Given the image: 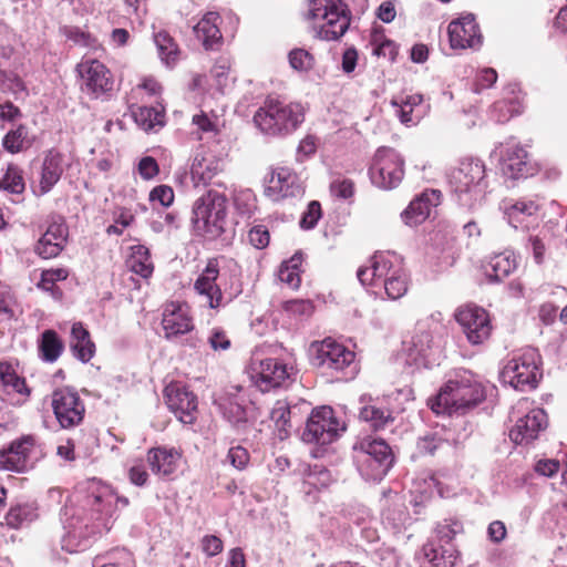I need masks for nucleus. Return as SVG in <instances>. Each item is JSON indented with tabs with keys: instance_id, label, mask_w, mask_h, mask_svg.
<instances>
[{
	"instance_id": "nucleus-1",
	"label": "nucleus",
	"mask_w": 567,
	"mask_h": 567,
	"mask_svg": "<svg viewBox=\"0 0 567 567\" xmlns=\"http://www.w3.org/2000/svg\"><path fill=\"white\" fill-rule=\"evenodd\" d=\"M118 504L125 507L128 501L95 480L80 485L61 513L65 532L62 548L69 553L83 550L93 537L109 532Z\"/></svg>"
},
{
	"instance_id": "nucleus-2",
	"label": "nucleus",
	"mask_w": 567,
	"mask_h": 567,
	"mask_svg": "<svg viewBox=\"0 0 567 567\" xmlns=\"http://www.w3.org/2000/svg\"><path fill=\"white\" fill-rule=\"evenodd\" d=\"M485 398L481 381L468 370L452 372L437 395L430 400V408L436 414L465 413Z\"/></svg>"
},
{
	"instance_id": "nucleus-3",
	"label": "nucleus",
	"mask_w": 567,
	"mask_h": 567,
	"mask_svg": "<svg viewBox=\"0 0 567 567\" xmlns=\"http://www.w3.org/2000/svg\"><path fill=\"white\" fill-rule=\"evenodd\" d=\"M237 265L225 258L209 259L194 282V290L210 309L223 305L225 295L229 299L240 292Z\"/></svg>"
},
{
	"instance_id": "nucleus-4",
	"label": "nucleus",
	"mask_w": 567,
	"mask_h": 567,
	"mask_svg": "<svg viewBox=\"0 0 567 567\" xmlns=\"http://www.w3.org/2000/svg\"><path fill=\"white\" fill-rule=\"evenodd\" d=\"M303 121L305 109L300 103H285L276 99H267L254 115L258 130L272 137L293 133Z\"/></svg>"
},
{
	"instance_id": "nucleus-5",
	"label": "nucleus",
	"mask_w": 567,
	"mask_h": 567,
	"mask_svg": "<svg viewBox=\"0 0 567 567\" xmlns=\"http://www.w3.org/2000/svg\"><path fill=\"white\" fill-rule=\"evenodd\" d=\"M450 184L462 206L472 208L481 204L488 188L484 162L474 157L463 158L452 171Z\"/></svg>"
},
{
	"instance_id": "nucleus-6",
	"label": "nucleus",
	"mask_w": 567,
	"mask_h": 567,
	"mask_svg": "<svg viewBox=\"0 0 567 567\" xmlns=\"http://www.w3.org/2000/svg\"><path fill=\"white\" fill-rule=\"evenodd\" d=\"M501 378L519 391L535 389L542 378L538 351L528 347L513 352L501 371Z\"/></svg>"
},
{
	"instance_id": "nucleus-7",
	"label": "nucleus",
	"mask_w": 567,
	"mask_h": 567,
	"mask_svg": "<svg viewBox=\"0 0 567 567\" xmlns=\"http://www.w3.org/2000/svg\"><path fill=\"white\" fill-rule=\"evenodd\" d=\"M226 203L225 195L216 190H208L197 198L193 205L194 229L208 238L219 237L224 233Z\"/></svg>"
},
{
	"instance_id": "nucleus-8",
	"label": "nucleus",
	"mask_w": 567,
	"mask_h": 567,
	"mask_svg": "<svg viewBox=\"0 0 567 567\" xmlns=\"http://www.w3.org/2000/svg\"><path fill=\"white\" fill-rule=\"evenodd\" d=\"M312 364L324 370L340 373L337 379H353L359 369L355 353L331 338L311 344Z\"/></svg>"
},
{
	"instance_id": "nucleus-9",
	"label": "nucleus",
	"mask_w": 567,
	"mask_h": 567,
	"mask_svg": "<svg viewBox=\"0 0 567 567\" xmlns=\"http://www.w3.org/2000/svg\"><path fill=\"white\" fill-rule=\"evenodd\" d=\"M309 18L321 22L317 37L331 41L341 38L350 25L347 6L340 0H309Z\"/></svg>"
},
{
	"instance_id": "nucleus-10",
	"label": "nucleus",
	"mask_w": 567,
	"mask_h": 567,
	"mask_svg": "<svg viewBox=\"0 0 567 567\" xmlns=\"http://www.w3.org/2000/svg\"><path fill=\"white\" fill-rule=\"evenodd\" d=\"M354 460L362 477L382 480L393 464L390 446L383 440L365 437L354 445Z\"/></svg>"
},
{
	"instance_id": "nucleus-11",
	"label": "nucleus",
	"mask_w": 567,
	"mask_h": 567,
	"mask_svg": "<svg viewBox=\"0 0 567 567\" xmlns=\"http://www.w3.org/2000/svg\"><path fill=\"white\" fill-rule=\"evenodd\" d=\"M515 425L509 431L511 440L516 444H528L538 437L547 426V415L543 409L532 408V402L520 399L511 411Z\"/></svg>"
},
{
	"instance_id": "nucleus-12",
	"label": "nucleus",
	"mask_w": 567,
	"mask_h": 567,
	"mask_svg": "<svg viewBox=\"0 0 567 567\" xmlns=\"http://www.w3.org/2000/svg\"><path fill=\"white\" fill-rule=\"evenodd\" d=\"M405 269L401 258L394 252H375L357 271L361 285L382 289L393 277H399Z\"/></svg>"
},
{
	"instance_id": "nucleus-13",
	"label": "nucleus",
	"mask_w": 567,
	"mask_h": 567,
	"mask_svg": "<svg viewBox=\"0 0 567 567\" xmlns=\"http://www.w3.org/2000/svg\"><path fill=\"white\" fill-rule=\"evenodd\" d=\"M371 183L381 189H393L403 179L404 161L401 155L390 147L377 150L369 168Z\"/></svg>"
},
{
	"instance_id": "nucleus-14",
	"label": "nucleus",
	"mask_w": 567,
	"mask_h": 567,
	"mask_svg": "<svg viewBox=\"0 0 567 567\" xmlns=\"http://www.w3.org/2000/svg\"><path fill=\"white\" fill-rule=\"evenodd\" d=\"M344 430V424L338 420L333 410L321 406L312 411L301 439L307 444L324 446L334 442Z\"/></svg>"
},
{
	"instance_id": "nucleus-15",
	"label": "nucleus",
	"mask_w": 567,
	"mask_h": 567,
	"mask_svg": "<svg viewBox=\"0 0 567 567\" xmlns=\"http://www.w3.org/2000/svg\"><path fill=\"white\" fill-rule=\"evenodd\" d=\"M406 364L420 369L435 364L442 353V344L434 332L427 330L425 324L419 323L411 341L406 343Z\"/></svg>"
},
{
	"instance_id": "nucleus-16",
	"label": "nucleus",
	"mask_w": 567,
	"mask_h": 567,
	"mask_svg": "<svg viewBox=\"0 0 567 567\" xmlns=\"http://www.w3.org/2000/svg\"><path fill=\"white\" fill-rule=\"evenodd\" d=\"M293 374V367L276 358L252 361L250 367V379L264 393L288 385Z\"/></svg>"
},
{
	"instance_id": "nucleus-17",
	"label": "nucleus",
	"mask_w": 567,
	"mask_h": 567,
	"mask_svg": "<svg viewBox=\"0 0 567 567\" xmlns=\"http://www.w3.org/2000/svg\"><path fill=\"white\" fill-rule=\"evenodd\" d=\"M454 317L471 344H482L489 338L492 324L485 309L475 305H466L460 307Z\"/></svg>"
},
{
	"instance_id": "nucleus-18",
	"label": "nucleus",
	"mask_w": 567,
	"mask_h": 567,
	"mask_svg": "<svg viewBox=\"0 0 567 567\" xmlns=\"http://www.w3.org/2000/svg\"><path fill=\"white\" fill-rule=\"evenodd\" d=\"M81 90L94 97L112 91L113 78L110 70L99 60L83 58L76 65Z\"/></svg>"
},
{
	"instance_id": "nucleus-19",
	"label": "nucleus",
	"mask_w": 567,
	"mask_h": 567,
	"mask_svg": "<svg viewBox=\"0 0 567 567\" xmlns=\"http://www.w3.org/2000/svg\"><path fill=\"white\" fill-rule=\"evenodd\" d=\"M51 406L56 421L63 429L79 425L84 417V403L73 389L61 388L53 391Z\"/></svg>"
},
{
	"instance_id": "nucleus-20",
	"label": "nucleus",
	"mask_w": 567,
	"mask_h": 567,
	"mask_svg": "<svg viewBox=\"0 0 567 567\" xmlns=\"http://www.w3.org/2000/svg\"><path fill=\"white\" fill-rule=\"evenodd\" d=\"M493 153L499 155L501 171L505 177L518 179L534 175L535 168L528 154L519 144L513 141L499 143Z\"/></svg>"
},
{
	"instance_id": "nucleus-21",
	"label": "nucleus",
	"mask_w": 567,
	"mask_h": 567,
	"mask_svg": "<svg viewBox=\"0 0 567 567\" xmlns=\"http://www.w3.org/2000/svg\"><path fill=\"white\" fill-rule=\"evenodd\" d=\"M449 38L453 49H478L482 34L475 17L466 13L449 24Z\"/></svg>"
},
{
	"instance_id": "nucleus-22",
	"label": "nucleus",
	"mask_w": 567,
	"mask_h": 567,
	"mask_svg": "<svg viewBox=\"0 0 567 567\" xmlns=\"http://www.w3.org/2000/svg\"><path fill=\"white\" fill-rule=\"evenodd\" d=\"M31 389L27 385L12 364L0 362V399L13 405L23 404L30 396Z\"/></svg>"
},
{
	"instance_id": "nucleus-23",
	"label": "nucleus",
	"mask_w": 567,
	"mask_h": 567,
	"mask_svg": "<svg viewBox=\"0 0 567 567\" xmlns=\"http://www.w3.org/2000/svg\"><path fill=\"white\" fill-rule=\"evenodd\" d=\"M166 404L184 424H192L196 416L197 398L185 386L171 384L165 389Z\"/></svg>"
},
{
	"instance_id": "nucleus-24",
	"label": "nucleus",
	"mask_w": 567,
	"mask_h": 567,
	"mask_svg": "<svg viewBox=\"0 0 567 567\" xmlns=\"http://www.w3.org/2000/svg\"><path fill=\"white\" fill-rule=\"evenodd\" d=\"M303 194L299 177L287 167L274 169L267 179L266 195L272 200L297 197Z\"/></svg>"
},
{
	"instance_id": "nucleus-25",
	"label": "nucleus",
	"mask_w": 567,
	"mask_h": 567,
	"mask_svg": "<svg viewBox=\"0 0 567 567\" xmlns=\"http://www.w3.org/2000/svg\"><path fill=\"white\" fill-rule=\"evenodd\" d=\"M162 327L167 340H174L194 329V323L185 306L171 302L163 311Z\"/></svg>"
},
{
	"instance_id": "nucleus-26",
	"label": "nucleus",
	"mask_w": 567,
	"mask_h": 567,
	"mask_svg": "<svg viewBox=\"0 0 567 567\" xmlns=\"http://www.w3.org/2000/svg\"><path fill=\"white\" fill-rule=\"evenodd\" d=\"M33 447L34 440L31 436L12 442L7 450L0 451V470L12 472L27 471Z\"/></svg>"
},
{
	"instance_id": "nucleus-27",
	"label": "nucleus",
	"mask_w": 567,
	"mask_h": 567,
	"mask_svg": "<svg viewBox=\"0 0 567 567\" xmlns=\"http://www.w3.org/2000/svg\"><path fill=\"white\" fill-rule=\"evenodd\" d=\"M441 200V192L436 189H426L416 196L409 206L402 212L401 218L409 226H416L423 223L432 208L436 207Z\"/></svg>"
},
{
	"instance_id": "nucleus-28",
	"label": "nucleus",
	"mask_w": 567,
	"mask_h": 567,
	"mask_svg": "<svg viewBox=\"0 0 567 567\" xmlns=\"http://www.w3.org/2000/svg\"><path fill=\"white\" fill-rule=\"evenodd\" d=\"M68 227L62 221L52 220L35 245V252L44 259L56 257L66 243Z\"/></svg>"
},
{
	"instance_id": "nucleus-29",
	"label": "nucleus",
	"mask_w": 567,
	"mask_h": 567,
	"mask_svg": "<svg viewBox=\"0 0 567 567\" xmlns=\"http://www.w3.org/2000/svg\"><path fill=\"white\" fill-rule=\"evenodd\" d=\"M245 399L238 393L227 392L216 400L219 412L237 431H244L247 427L248 414L244 406Z\"/></svg>"
},
{
	"instance_id": "nucleus-30",
	"label": "nucleus",
	"mask_w": 567,
	"mask_h": 567,
	"mask_svg": "<svg viewBox=\"0 0 567 567\" xmlns=\"http://www.w3.org/2000/svg\"><path fill=\"white\" fill-rule=\"evenodd\" d=\"M179 460L181 454L174 447L157 446L147 452V463L159 477L171 476L177 470Z\"/></svg>"
},
{
	"instance_id": "nucleus-31",
	"label": "nucleus",
	"mask_w": 567,
	"mask_h": 567,
	"mask_svg": "<svg viewBox=\"0 0 567 567\" xmlns=\"http://www.w3.org/2000/svg\"><path fill=\"white\" fill-rule=\"evenodd\" d=\"M224 169V162L213 154H197L190 166V177L195 186L207 185Z\"/></svg>"
},
{
	"instance_id": "nucleus-32",
	"label": "nucleus",
	"mask_w": 567,
	"mask_h": 567,
	"mask_svg": "<svg viewBox=\"0 0 567 567\" xmlns=\"http://www.w3.org/2000/svg\"><path fill=\"white\" fill-rule=\"evenodd\" d=\"M501 208L508 224L514 228H527L525 223L527 218L533 217L538 212V204L532 199L503 200Z\"/></svg>"
},
{
	"instance_id": "nucleus-33",
	"label": "nucleus",
	"mask_w": 567,
	"mask_h": 567,
	"mask_svg": "<svg viewBox=\"0 0 567 567\" xmlns=\"http://www.w3.org/2000/svg\"><path fill=\"white\" fill-rule=\"evenodd\" d=\"M220 16L217 12H207L196 25L194 33L206 50H214L220 44L223 35L218 28Z\"/></svg>"
},
{
	"instance_id": "nucleus-34",
	"label": "nucleus",
	"mask_w": 567,
	"mask_h": 567,
	"mask_svg": "<svg viewBox=\"0 0 567 567\" xmlns=\"http://www.w3.org/2000/svg\"><path fill=\"white\" fill-rule=\"evenodd\" d=\"M63 171V156L55 151H50L45 155L42 164L39 184L40 195L47 194L52 189V187L60 181Z\"/></svg>"
},
{
	"instance_id": "nucleus-35",
	"label": "nucleus",
	"mask_w": 567,
	"mask_h": 567,
	"mask_svg": "<svg viewBox=\"0 0 567 567\" xmlns=\"http://www.w3.org/2000/svg\"><path fill=\"white\" fill-rule=\"evenodd\" d=\"M517 268V259L513 251L505 250L493 255L485 265L489 280L501 281Z\"/></svg>"
},
{
	"instance_id": "nucleus-36",
	"label": "nucleus",
	"mask_w": 567,
	"mask_h": 567,
	"mask_svg": "<svg viewBox=\"0 0 567 567\" xmlns=\"http://www.w3.org/2000/svg\"><path fill=\"white\" fill-rule=\"evenodd\" d=\"M70 348L74 357L82 362L90 361L94 354L95 346L81 322H75L72 326Z\"/></svg>"
},
{
	"instance_id": "nucleus-37",
	"label": "nucleus",
	"mask_w": 567,
	"mask_h": 567,
	"mask_svg": "<svg viewBox=\"0 0 567 567\" xmlns=\"http://www.w3.org/2000/svg\"><path fill=\"white\" fill-rule=\"evenodd\" d=\"M130 251L126 259L128 270L144 279L150 278L154 271V265L148 248L138 244L131 246Z\"/></svg>"
},
{
	"instance_id": "nucleus-38",
	"label": "nucleus",
	"mask_w": 567,
	"mask_h": 567,
	"mask_svg": "<svg viewBox=\"0 0 567 567\" xmlns=\"http://www.w3.org/2000/svg\"><path fill=\"white\" fill-rule=\"evenodd\" d=\"M63 349L64 343L54 330L48 329L42 332L39 341V352L43 361L50 363L55 362Z\"/></svg>"
},
{
	"instance_id": "nucleus-39",
	"label": "nucleus",
	"mask_w": 567,
	"mask_h": 567,
	"mask_svg": "<svg viewBox=\"0 0 567 567\" xmlns=\"http://www.w3.org/2000/svg\"><path fill=\"white\" fill-rule=\"evenodd\" d=\"M302 262V254L296 252L289 260L282 261L279 270L278 278L281 282L286 284L292 289L300 286V266Z\"/></svg>"
},
{
	"instance_id": "nucleus-40",
	"label": "nucleus",
	"mask_w": 567,
	"mask_h": 567,
	"mask_svg": "<svg viewBox=\"0 0 567 567\" xmlns=\"http://www.w3.org/2000/svg\"><path fill=\"white\" fill-rule=\"evenodd\" d=\"M424 555L433 567H453L457 559V551L453 546L432 545L424 546Z\"/></svg>"
},
{
	"instance_id": "nucleus-41",
	"label": "nucleus",
	"mask_w": 567,
	"mask_h": 567,
	"mask_svg": "<svg viewBox=\"0 0 567 567\" xmlns=\"http://www.w3.org/2000/svg\"><path fill=\"white\" fill-rule=\"evenodd\" d=\"M154 42L162 62L167 66H173L177 62L179 54L173 38L167 32L161 31L154 35Z\"/></svg>"
},
{
	"instance_id": "nucleus-42",
	"label": "nucleus",
	"mask_w": 567,
	"mask_h": 567,
	"mask_svg": "<svg viewBox=\"0 0 567 567\" xmlns=\"http://www.w3.org/2000/svg\"><path fill=\"white\" fill-rule=\"evenodd\" d=\"M37 517V508L32 504H18L10 508L6 515V522L12 528H20L30 524Z\"/></svg>"
},
{
	"instance_id": "nucleus-43",
	"label": "nucleus",
	"mask_w": 567,
	"mask_h": 567,
	"mask_svg": "<svg viewBox=\"0 0 567 567\" xmlns=\"http://www.w3.org/2000/svg\"><path fill=\"white\" fill-rule=\"evenodd\" d=\"M136 124L144 131H150L156 126L164 125L163 114L154 107L140 106L133 112Z\"/></svg>"
},
{
	"instance_id": "nucleus-44",
	"label": "nucleus",
	"mask_w": 567,
	"mask_h": 567,
	"mask_svg": "<svg viewBox=\"0 0 567 567\" xmlns=\"http://www.w3.org/2000/svg\"><path fill=\"white\" fill-rule=\"evenodd\" d=\"M360 419L369 422L374 430L384 429L393 421L390 411L375 408L374 405L363 406L360 410Z\"/></svg>"
},
{
	"instance_id": "nucleus-45",
	"label": "nucleus",
	"mask_w": 567,
	"mask_h": 567,
	"mask_svg": "<svg viewBox=\"0 0 567 567\" xmlns=\"http://www.w3.org/2000/svg\"><path fill=\"white\" fill-rule=\"evenodd\" d=\"M270 419L275 423L279 432V437L282 440L288 435L287 427L290 426V409L284 401H277L270 412Z\"/></svg>"
},
{
	"instance_id": "nucleus-46",
	"label": "nucleus",
	"mask_w": 567,
	"mask_h": 567,
	"mask_svg": "<svg viewBox=\"0 0 567 567\" xmlns=\"http://www.w3.org/2000/svg\"><path fill=\"white\" fill-rule=\"evenodd\" d=\"M332 475L330 471L321 465H313L307 473L303 485L310 488L320 489L326 488L332 483Z\"/></svg>"
},
{
	"instance_id": "nucleus-47",
	"label": "nucleus",
	"mask_w": 567,
	"mask_h": 567,
	"mask_svg": "<svg viewBox=\"0 0 567 567\" xmlns=\"http://www.w3.org/2000/svg\"><path fill=\"white\" fill-rule=\"evenodd\" d=\"M18 311L17 300L10 288L0 285V321H8L16 317Z\"/></svg>"
},
{
	"instance_id": "nucleus-48",
	"label": "nucleus",
	"mask_w": 567,
	"mask_h": 567,
	"mask_svg": "<svg viewBox=\"0 0 567 567\" xmlns=\"http://www.w3.org/2000/svg\"><path fill=\"white\" fill-rule=\"evenodd\" d=\"M435 530L440 542L449 544L457 534L463 532V524L456 518H446L437 524Z\"/></svg>"
},
{
	"instance_id": "nucleus-49",
	"label": "nucleus",
	"mask_w": 567,
	"mask_h": 567,
	"mask_svg": "<svg viewBox=\"0 0 567 567\" xmlns=\"http://www.w3.org/2000/svg\"><path fill=\"white\" fill-rule=\"evenodd\" d=\"M0 188L12 194H21L24 190V182L20 169L9 166L6 175L0 181Z\"/></svg>"
},
{
	"instance_id": "nucleus-50",
	"label": "nucleus",
	"mask_w": 567,
	"mask_h": 567,
	"mask_svg": "<svg viewBox=\"0 0 567 567\" xmlns=\"http://www.w3.org/2000/svg\"><path fill=\"white\" fill-rule=\"evenodd\" d=\"M388 298L398 300L405 296L409 289V277L406 271L402 272L399 277H393L383 288Z\"/></svg>"
},
{
	"instance_id": "nucleus-51",
	"label": "nucleus",
	"mask_w": 567,
	"mask_h": 567,
	"mask_svg": "<svg viewBox=\"0 0 567 567\" xmlns=\"http://www.w3.org/2000/svg\"><path fill=\"white\" fill-rule=\"evenodd\" d=\"M192 123L203 133L218 134L220 130V120L217 115H208L205 112L195 114Z\"/></svg>"
},
{
	"instance_id": "nucleus-52",
	"label": "nucleus",
	"mask_w": 567,
	"mask_h": 567,
	"mask_svg": "<svg viewBox=\"0 0 567 567\" xmlns=\"http://www.w3.org/2000/svg\"><path fill=\"white\" fill-rule=\"evenodd\" d=\"M289 63L296 71L307 72L312 69L315 59L303 49H293L289 53Z\"/></svg>"
},
{
	"instance_id": "nucleus-53",
	"label": "nucleus",
	"mask_w": 567,
	"mask_h": 567,
	"mask_svg": "<svg viewBox=\"0 0 567 567\" xmlns=\"http://www.w3.org/2000/svg\"><path fill=\"white\" fill-rule=\"evenodd\" d=\"M25 136V127L20 125L17 130L10 131L6 134L2 145L10 153H18L23 148Z\"/></svg>"
},
{
	"instance_id": "nucleus-54",
	"label": "nucleus",
	"mask_w": 567,
	"mask_h": 567,
	"mask_svg": "<svg viewBox=\"0 0 567 567\" xmlns=\"http://www.w3.org/2000/svg\"><path fill=\"white\" fill-rule=\"evenodd\" d=\"M447 446V442L436 434L425 435L417 442V450L422 454L434 455L436 451Z\"/></svg>"
},
{
	"instance_id": "nucleus-55",
	"label": "nucleus",
	"mask_w": 567,
	"mask_h": 567,
	"mask_svg": "<svg viewBox=\"0 0 567 567\" xmlns=\"http://www.w3.org/2000/svg\"><path fill=\"white\" fill-rule=\"evenodd\" d=\"M332 196L340 199H349L354 195V183L349 178L338 177L330 184Z\"/></svg>"
},
{
	"instance_id": "nucleus-56",
	"label": "nucleus",
	"mask_w": 567,
	"mask_h": 567,
	"mask_svg": "<svg viewBox=\"0 0 567 567\" xmlns=\"http://www.w3.org/2000/svg\"><path fill=\"white\" fill-rule=\"evenodd\" d=\"M207 343L214 351H226L231 346L229 337L221 328H213L209 331Z\"/></svg>"
},
{
	"instance_id": "nucleus-57",
	"label": "nucleus",
	"mask_w": 567,
	"mask_h": 567,
	"mask_svg": "<svg viewBox=\"0 0 567 567\" xmlns=\"http://www.w3.org/2000/svg\"><path fill=\"white\" fill-rule=\"evenodd\" d=\"M68 40L73 43L86 48H94L96 45V39L87 32H84L80 28L71 27L66 28L64 32Z\"/></svg>"
},
{
	"instance_id": "nucleus-58",
	"label": "nucleus",
	"mask_w": 567,
	"mask_h": 567,
	"mask_svg": "<svg viewBox=\"0 0 567 567\" xmlns=\"http://www.w3.org/2000/svg\"><path fill=\"white\" fill-rule=\"evenodd\" d=\"M150 200L152 203H158L163 207H168L174 202V190L167 185L156 186L150 193Z\"/></svg>"
},
{
	"instance_id": "nucleus-59",
	"label": "nucleus",
	"mask_w": 567,
	"mask_h": 567,
	"mask_svg": "<svg viewBox=\"0 0 567 567\" xmlns=\"http://www.w3.org/2000/svg\"><path fill=\"white\" fill-rule=\"evenodd\" d=\"M321 217V206L318 202L313 200L309 203L307 210L303 213L300 219V227L302 229L313 228Z\"/></svg>"
},
{
	"instance_id": "nucleus-60",
	"label": "nucleus",
	"mask_w": 567,
	"mask_h": 567,
	"mask_svg": "<svg viewBox=\"0 0 567 567\" xmlns=\"http://www.w3.org/2000/svg\"><path fill=\"white\" fill-rule=\"evenodd\" d=\"M227 461L239 471L246 468L249 463V453L243 446H233L227 453Z\"/></svg>"
},
{
	"instance_id": "nucleus-61",
	"label": "nucleus",
	"mask_w": 567,
	"mask_h": 567,
	"mask_svg": "<svg viewBox=\"0 0 567 567\" xmlns=\"http://www.w3.org/2000/svg\"><path fill=\"white\" fill-rule=\"evenodd\" d=\"M248 238L254 247L262 249L268 246L270 236L265 226L257 225L249 230Z\"/></svg>"
},
{
	"instance_id": "nucleus-62",
	"label": "nucleus",
	"mask_w": 567,
	"mask_h": 567,
	"mask_svg": "<svg viewBox=\"0 0 567 567\" xmlns=\"http://www.w3.org/2000/svg\"><path fill=\"white\" fill-rule=\"evenodd\" d=\"M497 80V73L494 69L486 68L480 71L474 84V92L480 93L484 89L491 87Z\"/></svg>"
},
{
	"instance_id": "nucleus-63",
	"label": "nucleus",
	"mask_w": 567,
	"mask_h": 567,
	"mask_svg": "<svg viewBox=\"0 0 567 567\" xmlns=\"http://www.w3.org/2000/svg\"><path fill=\"white\" fill-rule=\"evenodd\" d=\"M393 105L398 106L399 110L398 115L400 117V121L403 124H415L419 122V120L422 117V112L419 110H414L413 107H408L403 103H399L398 101L392 102Z\"/></svg>"
},
{
	"instance_id": "nucleus-64",
	"label": "nucleus",
	"mask_w": 567,
	"mask_h": 567,
	"mask_svg": "<svg viewBox=\"0 0 567 567\" xmlns=\"http://www.w3.org/2000/svg\"><path fill=\"white\" fill-rule=\"evenodd\" d=\"M66 278V271L64 269H51L42 272L39 287L43 290H51L55 281L63 280Z\"/></svg>"
}]
</instances>
